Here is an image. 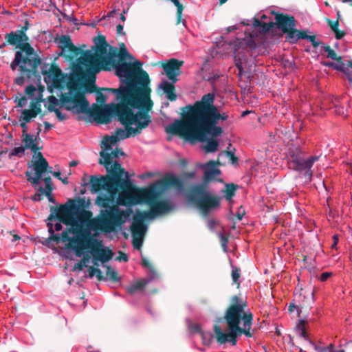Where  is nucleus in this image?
Instances as JSON below:
<instances>
[{
	"mask_svg": "<svg viewBox=\"0 0 352 352\" xmlns=\"http://www.w3.org/2000/svg\"><path fill=\"white\" fill-rule=\"evenodd\" d=\"M232 269L231 276L233 283L236 285L239 288L240 286L239 278L241 277V270L239 267L236 266H232Z\"/></svg>",
	"mask_w": 352,
	"mask_h": 352,
	"instance_id": "obj_42",
	"label": "nucleus"
},
{
	"mask_svg": "<svg viewBox=\"0 0 352 352\" xmlns=\"http://www.w3.org/2000/svg\"><path fill=\"white\" fill-rule=\"evenodd\" d=\"M119 55V60L118 62H121L126 60L125 59L126 58H132L133 57L130 55V54L128 52L126 48L125 47L124 43H122L120 44V49L118 52Z\"/></svg>",
	"mask_w": 352,
	"mask_h": 352,
	"instance_id": "obj_43",
	"label": "nucleus"
},
{
	"mask_svg": "<svg viewBox=\"0 0 352 352\" xmlns=\"http://www.w3.org/2000/svg\"><path fill=\"white\" fill-rule=\"evenodd\" d=\"M142 265L144 267L148 269L151 272H153V273L155 272L154 267L152 265V264L150 263V261L148 259H146V258H142Z\"/></svg>",
	"mask_w": 352,
	"mask_h": 352,
	"instance_id": "obj_52",
	"label": "nucleus"
},
{
	"mask_svg": "<svg viewBox=\"0 0 352 352\" xmlns=\"http://www.w3.org/2000/svg\"><path fill=\"white\" fill-rule=\"evenodd\" d=\"M92 215L93 214L91 211L83 208L79 211L74 212V217L75 218L76 221H78L81 223L86 224L89 230H91V223L93 219ZM76 225L77 223L75 226Z\"/></svg>",
	"mask_w": 352,
	"mask_h": 352,
	"instance_id": "obj_30",
	"label": "nucleus"
},
{
	"mask_svg": "<svg viewBox=\"0 0 352 352\" xmlns=\"http://www.w3.org/2000/svg\"><path fill=\"white\" fill-rule=\"evenodd\" d=\"M131 109L124 102L104 105L94 104L91 109L89 106L87 111L85 113L92 116L98 123L106 124L111 121L112 118L116 117L118 120L121 114L126 113Z\"/></svg>",
	"mask_w": 352,
	"mask_h": 352,
	"instance_id": "obj_14",
	"label": "nucleus"
},
{
	"mask_svg": "<svg viewBox=\"0 0 352 352\" xmlns=\"http://www.w3.org/2000/svg\"><path fill=\"white\" fill-rule=\"evenodd\" d=\"M94 46L93 50L94 53L90 50L82 51V54L77 58V63L74 64V69L78 76H82L85 74L84 67H87L86 72L90 77V83L87 87V91L93 93L96 90V74L101 71L98 67L97 60L100 55H105L107 52V47L109 46L106 37L103 35H99L94 38Z\"/></svg>",
	"mask_w": 352,
	"mask_h": 352,
	"instance_id": "obj_6",
	"label": "nucleus"
},
{
	"mask_svg": "<svg viewBox=\"0 0 352 352\" xmlns=\"http://www.w3.org/2000/svg\"><path fill=\"white\" fill-rule=\"evenodd\" d=\"M28 169L34 170L36 175L32 176V173L27 170L25 175L27 180L30 182L33 186L38 185L40 180L42 179V175L48 170L50 168L47 161L43 160H32L28 163Z\"/></svg>",
	"mask_w": 352,
	"mask_h": 352,
	"instance_id": "obj_21",
	"label": "nucleus"
},
{
	"mask_svg": "<svg viewBox=\"0 0 352 352\" xmlns=\"http://www.w3.org/2000/svg\"><path fill=\"white\" fill-rule=\"evenodd\" d=\"M108 175L105 176H100V177L96 175L90 177L89 183L91 185V191L92 192H97L101 190H104L106 192H100L95 200V204L99 207H107L113 201L116 189L114 184L116 182L117 176H120L118 169L115 166V162L111 166V168L106 169Z\"/></svg>",
	"mask_w": 352,
	"mask_h": 352,
	"instance_id": "obj_10",
	"label": "nucleus"
},
{
	"mask_svg": "<svg viewBox=\"0 0 352 352\" xmlns=\"http://www.w3.org/2000/svg\"><path fill=\"white\" fill-rule=\"evenodd\" d=\"M42 63L41 58L37 54L28 56L21 52H16L14 58L10 64L12 71L19 67V71L29 78L35 75L38 71V67Z\"/></svg>",
	"mask_w": 352,
	"mask_h": 352,
	"instance_id": "obj_16",
	"label": "nucleus"
},
{
	"mask_svg": "<svg viewBox=\"0 0 352 352\" xmlns=\"http://www.w3.org/2000/svg\"><path fill=\"white\" fill-rule=\"evenodd\" d=\"M27 123L28 122H25V121L20 122V126L23 129L21 136H24L25 134H28L27 133V130H28Z\"/></svg>",
	"mask_w": 352,
	"mask_h": 352,
	"instance_id": "obj_64",
	"label": "nucleus"
},
{
	"mask_svg": "<svg viewBox=\"0 0 352 352\" xmlns=\"http://www.w3.org/2000/svg\"><path fill=\"white\" fill-rule=\"evenodd\" d=\"M172 209L171 205L166 200L155 199L150 204V210L142 211L148 219H154L157 216L164 214L170 212Z\"/></svg>",
	"mask_w": 352,
	"mask_h": 352,
	"instance_id": "obj_26",
	"label": "nucleus"
},
{
	"mask_svg": "<svg viewBox=\"0 0 352 352\" xmlns=\"http://www.w3.org/2000/svg\"><path fill=\"white\" fill-rule=\"evenodd\" d=\"M307 321L304 319H300L295 327L296 331L299 336L305 340H308V333L306 331L305 324Z\"/></svg>",
	"mask_w": 352,
	"mask_h": 352,
	"instance_id": "obj_38",
	"label": "nucleus"
},
{
	"mask_svg": "<svg viewBox=\"0 0 352 352\" xmlns=\"http://www.w3.org/2000/svg\"><path fill=\"white\" fill-rule=\"evenodd\" d=\"M48 231L50 234V240L59 243L60 239L64 242L68 241L66 244L67 249L73 250L77 256H81L85 250L90 248L92 254L93 263L98 265L97 261H100L102 263H105L112 259L113 253L109 248H103L101 241L94 239L89 231L80 232V234L76 237H70V232L78 234L77 229L66 228L61 234V236L54 234L53 225L47 222Z\"/></svg>",
	"mask_w": 352,
	"mask_h": 352,
	"instance_id": "obj_3",
	"label": "nucleus"
},
{
	"mask_svg": "<svg viewBox=\"0 0 352 352\" xmlns=\"http://www.w3.org/2000/svg\"><path fill=\"white\" fill-rule=\"evenodd\" d=\"M29 25H30L29 22L28 21H25V25L21 27V28L20 30H16L17 32H19L21 35H22L23 38H25L28 41L29 40V37L26 34L25 32L28 30Z\"/></svg>",
	"mask_w": 352,
	"mask_h": 352,
	"instance_id": "obj_50",
	"label": "nucleus"
},
{
	"mask_svg": "<svg viewBox=\"0 0 352 352\" xmlns=\"http://www.w3.org/2000/svg\"><path fill=\"white\" fill-rule=\"evenodd\" d=\"M120 141L119 138L116 135L109 136L106 135L102 140L100 147L103 150L109 151L111 149V144H115Z\"/></svg>",
	"mask_w": 352,
	"mask_h": 352,
	"instance_id": "obj_35",
	"label": "nucleus"
},
{
	"mask_svg": "<svg viewBox=\"0 0 352 352\" xmlns=\"http://www.w3.org/2000/svg\"><path fill=\"white\" fill-rule=\"evenodd\" d=\"M183 64L184 61L179 60L175 58H171L166 63H161V66L167 78L173 83H175L178 80L177 76L181 73V67Z\"/></svg>",
	"mask_w": 352,
	"mask_h": 352,
	"instance_id": "obj_24",
	"label": "nucleus"
},
{
	"mask_svg": "<svg viewBox=\"0 0 352 352\" xmlns=\"http://www.w3.org/2000/svg\"><path fill=\"white\" fill-rule=\"evenodd\" d=\"M85 267L84 264L82 263L80 261L76 263L75 265L73 267L72 270L73 271H81L83 270V267Z\"/></svg>",
	"mask_w": 352,
	"mask_h": 352,
	"instance_id": "obj_63",
	"label": "nucleus"
},
{
	"mask_svg": "<svg viewBox=\"0 0 352 352\" xmlns=\"http://www.w3.org/2000/svg\"><path fill=\"white\" fill-rule=\"evenodd\" d=\"M36 116L31 109H24L22 111V116L19 118V122H30L32 118H35Z\"/></svg>",
	"mask_w": 352,
	"mask_h": 352,
	"instance_id": "obj_41",
	"label": "nucleus"
},
{
	"mask_svg": "<svg viewBox=\"0 0 352 352\" xmlns=\"http://www.w3.org/2000/svg\"><path fill=\"white\" fill-rule=\"evenodd\" d=\"M159 87L166 94L168 100L170 101L176 100L177 95L175 94L174 83L169 82L168 81H163L160 83Z\"/></svg>",
	"mask_w": 352,
	"mask_h": 352,
	"instance_id": "obj_31",
	"label": "nucleus"
},
{
	"mask_svg": "<svg viewBox=\"0 0 352 352\" xmlns=\"http://www.w3.org/2000/svg\"><path fill=\"white\" fill-rule=\"evenodd\" d=\"M327 23H328L329 26L330 27V28L331 29V30L333 32V31H336L338 27H339V21H338V19H337L336 21H333L331 19H327Z\"/></svg>",
	"mask_w": 352,
	"mask_h": 352,
	"instance_id": "obj_54",
	"label": "nucleus"
},
{
	"mask_svg": "<svg viewBox=\"0 0 352 352\" xmlns=\"http://www.w3.org/2000/svg\"><path fill=\"white\" fill-rule=\"evenodd\" d=\"M314 298V292L307 291L301 289L299 294H295L294 302H290L289 305V311L292 312L296 309L298 316H300L302 309L307 308L310 305L311 300Z\"/></svg>",
	"mask_w": 352,
	"mask_h": 352,
	"instance_id": "obj_22",
	"label": "nucleus"
},
{
	"mask_svg": "<svg viewBox=\"0 0 352 352\" xmlns=\"http://www.w3.org/2000/svg\"><path fill=\"white\" fill-rule=\"evenodd\" d=\"M140 61L127 63L126 60L118 62L112 68L120 82L124 83L133 93L140 96L147 102L148 108H152L153 102L151 99V89L149 87L150 78L146 71L142 69Z\"/></svg>",
	"mask_w": 352,
	"mask_h": 352,
	"instance_id": "obj_5",
	"label": "nucleus"
},
{
	"mask_svg": "<svg viewBox=\"0 0 352 352\" xmlns=\"http://www.w3.org/2000/svg\"><path fill=\"white\" fill-rule=\"evenodd\" d=\"M116 260L119 261H124L126 262L129 260V257L126 254L123 252L120 251L119 255L117 256Z\"/></svg>",
	"mask_w": 352,
	"mask_h": 352,
	"instance_id": "obj_57",
	"label": "nucleus"
},
{
	"mask_svg": "<svg viewBox=\"0 0 352 352\" xmlns=\"http://www.w3.org/2000/svg\"><path fill=\"white\" fill-rule=\"evenodd\" d=\"M102 90L111 92L116 94L117 100L120 102H124L131 109H142L150 111L152 108H148L147 102L140 96L133 93L128 87L120 86L118 89L114 88H103Z\"/></svg>",
	"mask_w": 352,
	"mask_h": 352,
	"instance_id": "obj_17",
	"label": "nucleus"
},
{
	"mask_svg": "<svg viewBox=\"0 0 352 352\" xmlns=\"http://www.w3.org/2000/svg\"><path fill=\"white\" fill-rule=\"evenodd\" d=\"M54 42L61 49L59 56L65 57L67 60H74L80 54H82L81 48L76 47L72 42L69 35H62L56 38Z\"/></svg>",
	"mask_w": 352,
	"mask_h": 352,
	"instance_id": "obj_20",
	"label": "nucleus"
},
{
	"mask_svg": "<svg viewBox=\"0 0 352 352\" xmlns=\"http://www.w3.org/2000/svg\"><path fill=\"white\" fill-rule=\"evenodd\" d=\"M42 74L47 76L54 88L62 89L65 87L67 76L57 65L52 64L50 70L48 72L43 70Z\"/></svg>",
	"mask_w": 352,
	"mask_h": 352,
	"instance_id": "obj_23",
	"label": "nucleus"
},
{
	"mask_svg": "<svg viewBox=\"0 0 352 352\" xmlns=\"http://www.w3.org/2000/svg\"><path fill=\"white\" fill-rule=\"evenodd\" d=\"M35 91H36V88L32 85H30L27 86L25 88V93L30 96L34 95Z\"/></svg>",
	"mask_w": 352,
	"mask_h": 352,
	"instance_id": "obj_61",
	"label": "nucleus"
},
{
	"mask_svg": "<svg viewBox=\"0 0 352 352\" xmlns=\"http://www.w3.org/2000/svg\"><path fill=\"white\" fill-rule=\"evenodd\" d=\"M104 267L107 269L106 270V276L107 278L109 279L113 282H118L120 280V277L118 276V274L116 271L111 269V267L109 265H103Z\"/></svg>",
	"mask_w": 352,
	"mask_h": 352,
	"instance_id": "obj_40",
	"label": "nucleus"
},
{
	"mask_svg": "<svg viewBox=\"0 0 352 352\" xmlns=\"http://www.w3.org/2000/svg\"><path fill=\"white\" fill-rule=\"evenodd\" d=\"M308 30H299L294 39V43H296L299 39H307L309 41L314 47H318L322 43L316 41L315 35H308Z\"/></svg>",
	"mask_w": 352,
	"mask_h": 352,
	"instance_id": "obj_32",
	"label": "nucleus"
},
{
	"mask_svg": "<svg viewBox=\"0 0 352 352\" xmlns=\"http://www.w3.org/2000/svg\"><path fill=\"white\" fill-rule=\"evenodd\" d=\"M115 166L118 169L120 176H117L114 184L116 195L112 204L119 206H131L137 204L138 188L135 187L129 179V175L127 171L122 167L118 162H115Z\"/></svg>",
	"mask_w": 352,
	"mask_h": 352,
	"instance_id": "obj_11",
	"label": "nucleus"
},
{
	"mask_svg": "<svg viewBox=\"0 0 352 352\" xmlns=\"http://www.w3.org/2000/svg\"><path fill=\"white\" fill-rule=\"evenodd\" d=\"M21 74V76L16 77L14 80V82L17 85H22L25 82V77L23 76L24 74Z\"/></svg>",
	"mask_w": 352,
	"mask_h": 352,
	"instance_id": "obj_62",
	"label": "nucleus"
},
{
	"mask_svg": "<svg viewBox=\"0 0 352 352\" xmlns=\"http://www.w3.org/2000/svg\"><path fill=\"white\" fill-rule=\"evenodd\" d=\"M239 188V186L234 184H226L225 189L222 190V192L225 193V197L226 200L230 201L234 196L236 190Z\"/></svg>",
	"mask_w": 352,
	"mask_h": 352,
	"instance_id": "obj_36",
	"label": "nucleus"
},
{
	"mask_svg": "<svg viewBox=\"0 0 352 352\" xmlns=\"http://www.w3.org/2000/svg\"><path fill=\"white\" fill-rule=\"evenodd\" d=\"M25 148L23 146L15 147L12 151L10 153V157L12 156H21L24 154Z\"/></svg>",
	"mask_w": 352,
	"mask_h": 352,
	"instance_id": "obj_49",
	"label": "nucleus"
},
{
	"mask_svg": "<svg viewBox=\"0 0 352 352\" xmlns=\"http://www.w3.org/2000/svg\"><path fill=\"white\" fill-rule=\"evenodd\" d=\"M43 180L45 184V187L43 188L40 186L38 188V191H40V192L45 195V196H49L53 190L52 178L50 176H47L43 178Z\"/></svg>",
	"mask_w": 352,
	"mask_h": 352,
	"instance_id": "obj_37",
	"label": "nucleus"
},
{
	"mask_svg": "<svg viewBox=\"0 0 352 352\" xmlns=\"http://www.w3.org/2000/svg\"><path fill=\"white\" fill-rule=\"evenodd\" d=\"M288 164L291 168L299 172H304V176L311 181L313 164L319 160V156L305 158V153L298 146L291 145L287 151Z\"/></svg>",
	"mask_w": 352,
	"mask_h": 352,
	"instance_id": "obj_15",
	"label": "nucleus"
},
{
	"mask_svg": "<svg viewBox=\"0 0 352 352\" xmlns=\"http://www.w3.org/2000/svg\"><path fill=\"white\" fill-rule=\"evenodd\" d=\"M109 47V52L108 55H100V58L97 60V64H98V67L101 68V70L110 71L118 63L116 60V57L119 58L118 48L111 46Z\"/></svg>",
	"mask_w": 352,
	"mask_h": 352,
	"instance_id": "obj_27",
	"label": "nucleus"
},
{
	"mask_svg": "<svg viewBox=\"0 0 352 352\" xmlns=\"http://www.w3.org/2000/svg\"><path fill=\"white\" fill-rule=\"evenodd\" d=\"M220 241H221V244L222 247L225 250L227 248V244L228 243V238L223 234H220Z\"/></svg>",
	"mask_w": 352,
	"mask_h": 352,
	"instance_id": "obj_60",
	"label": "nucleus"
},
{
	"mask_svg": "<svg viewBox=\"0 0 352 352\" xmlns=\"http://www.w3.org/2000/svg\"><path fill=\"white\" fill-rule=\"evenodd\" d=\"M215 95L208 93L193 105H187V112L182 115L181 120H175L165 128L168 134L179 136L191 142H206L204 150L206 153L217 151L219 142L214 138L221 136L223 130L219 126L220 122L226 120L228 115L221 113L214 105Z\"/></svg>",
	"mask_w": 352,
	"mask_h": 352,
	"instance_id": "obj_1",
	"label": "nucleus"
},
{
	"mask_svg": "<svg viewBox=\"0 0 352 352\" xmlns=\"http://www.w3.org/2000/svg\"><path fill=\"white\" fill-rule=\"evenodd\" d=\"M274 24L275 23L272 21L265 23L261 21L256 17L254 18L253 26L254 28H260V32L263 33L269 32L274 26Z\"/></svg>",
	"mask_w": 352,
	"mask_h": 352,
	"instance_id": "obj_34",
	"label": "nucleus"
},
{
	"mask_svg": "<svg viewBox=\"0 0 352 352\" xmlns=\"http://www.w3.org/2000/svg\"><path fill=\"white\" fill-rule=\"evenodd\" d=\"M98 261L101 262L100 261H97V263H98ZM94 266L98 267V266H99V264H98V265H95L94 264ZM94 271H95V272H96V273H95V276H96V278H97V279H98V280H105V279H106V278L103 276V275H102V272H101V270H100L99 268H98V267H95V270H94Z\"/></svg>",
	"mask_w": 352,
	"mask_h": 352,
	"instance_id": "obj_56",
	"label": "nucleus"
},
{
	"mask_svg": "<svg viewBox=\"0 0 352 352\" xmlns=\"http://www.w3.org/2000/svg\"><path fill=\"white\" fill-rule=\"evenodd\" d=\"M102 208L103 209L92 219L91 230L104 234L115 232L121 229L133 212L131 208L122 210L115 204H110L109 206Z\"/></svg>",
	"mask_w": 352,
	"mask_h": 352,
	"instance_id": "obj_7",
	"label": "nucleus"
},
{
	"mask_svg": "<svg viewBox=\"0 0 352 352\" xmlns=\"http://www.w3.org/2000/svg\"><path fill=\"white\" fill-rule=\"evenodd\" d=\"M335 69L343 72L347 77L348 80L350 83H352V72L349 71L348 69L344 68L343 67L336 66Z\"/></svg>",
	"mask_w": 352,
	"mask_h": 352,
	"instance_id": "obj_51",
	"label": "nucleus"
},
{
	"mask_svg": "<svg viewBox=\"0 0 352 352\" xmlns=\"http://www.w3.org/2000/svg\"><path fill=\"white\" fill-rule=\"evenodd\" d=\"M8 45L14 46L15 48L19 49L17 52H21L28 56L36 54L32 45L17 31H12L5 34V41L2 43L1 47H6Z\"/></svg>",
	"mask_w": 352,
	"mask_h": 352,
	"instance_id": "obj_18",
	"label": "nucleus"
},
{
	"mask_svg": "<svg viewBox=\"0 0 352 352\" xmlns=\"http://www.w3.org/2000/svg\"><path fill=\"white\" fill-rule=\"evenodd\" d=\"M219 165H221L219 159L201 164L199 167L204 170L201 182L192 186L187 191L188 201L195 205L204 216H208L221 206V197L208 189L209 182L221 174L217 167Z\"/></svg>",
	"mask_w": 352,
	"mask_h": 352,
	"instance_id": "obj_4",
	"label": "nucleus"
},
{
	"mask_svg": "<svg viewBox=\"0 0 352 352\" xmlns=\"http://www.w3.org/2000/svg\"><path fill=\"white\" fill-rule=\"evenodd\" d=\"M146 219H149L142 211H136L133 217V222L131 226L132 235L144 237L147 230V226L144 223V221Z\"/></svg>",
	"mask_w": 352,
	"mask_h": 352,
	"instance_id": "obj_25",
	"label": "nucleus"
},
{
	"mask_svg": "<svg viewBox=\"0 0 352 352\" xmlns=\"http://www.w3.org/2000/svg\"><path fill=\"white\" fill-rule=\"evenodd\" d=\"M235 65L239 70L238 75L241 76L243 74V63H242V60H241V57H239V58L235 57Z\"/></svg>",
	"mask_w": 352,
	"mask_h": 352,
	"instance_id": "obj_53",
	"label": "nucleus"
},
{
	"mask_svg": "<svg viewBox=\"0 0 352 352\" xmlns=\"http://www.w3.org/2000/svg\"><path fill=\"white\" fill-rule=\"evenodd\" d=\"M324 52L327 53V57L338 63H342V57L338 56L335 51L329 45H324L322 47Z\"/></svg>",
	"mask_w": 352,
	"mask_h": 352,
	"instance_id": "obj_39",
	"label": "nucleus"
},
{
	"mask_svg": "<svg viewBox=\"0 0 352 352\" xmlns=\"http://www.w3.org/2000/svg\"><path fill=\"white\" fill-rule=\"evenodd\" d=\"M47 102H48V111L50 112L54 111L56 109V107L58 104V99L53 95L50 96L47 98Z\"/></svg>",
	"mask_w": 352,
	"mask_h": 352,
	"instance_id": "obj_44",
	"label": "nucleus"
},
{
	"mask_svg": "<svg viewBox=\"0 0 352 352\" xmlns=\"http://www.w3.org/2000/svg\"><path fill=\"white\" fill-rule=\"evenodd\" d=\"M222 155L229 157L232 164H238L239 159L232 151H223L219 155V157Z\"/></svg>",
	"mask_w": 352,
	"mask_h": 352,
	"instance_id": "obj_47",
	"label": "nucleus"
},
{
	"mask_svg": "<svg viewBox=\"0 0 352 352\" xmlns=\"http://www.w3.org/2000/svg\"><path fill=\"white\" fill-rule=\"evenodd\" d=\"M31 110L36 114V116L40 114L41 113V107L39 104L32 102L31 105Z\"/></svg>",
	"mask_w": 352,
	"mask_h": 352,
	"instance_id": "obj_55",
	"label": "nucleus"
},
{
	"mask_svg": "<svg viewBox=\"0 0 352 352\" xmlns=\"http://www.w3.org/2000/svg\"><path fill=\"white\" fill-rule=\"evenodd\" d=\"M184 183L180 179L173 175L168 174L147 188H138L136 191L137 204L146 203L150 205L153 201L156 199L159 191L166 190L169 187L182 189Z\"/></svg>",
	"mask_w": 352,
	"mask_h": 352,
	"instance_id": "obj_12",
	"label": "nucleus"
},
{
	"mask_svg": "<svg viewBox=\"0 0 352 352\" xmlns=\"http://www.w3.org/2000/svg\"><path fill=\"white\" fill-rule=\"evenodd\" d=\"M54 112L56 113L57 118L60 121H63L67 118L65 114L62 113L58 109H56Z\"/></svg>",
	"mask_w": 352,
	"mask_h": 352,
	"instance_id": "obj_59",
	"label": "nucleus"
},
{
	"mask_svg": "<svg viewBox=\"0 0 352 352\" xmlns=\"http://www.w3.org/2000/svg\"><path fill=\"white\" fill-rule=\"evenodd\" d=\"M144 237L132 235V243L134 248L140 249L142 245Z\"/></svg>",
	"mask_w": 352,
	"mask_h": 352,
	"instance_id": "obj_46",
	"label": "nucleus"
},
{
	"mask_svg": "<svg viewBox=\"0 0 352 352\" xmlns=\"http://www.w3.org/2000/svg\"><path fill=\"white\" fill-rule=\"evenodd\" d=\"M96 92V101L98 103L100 104H104L107 100V96L101 92L100 90L97 91V87H96V90L94 92Z\"/></svg>",
	"mask_w": 352,
	"mask_h": 352,
	"instance_id": "obj_48",
	"label": "nucleus"
},
{
	"mask_svg": "<svg viewBox=\"0 0 352 352\" xmlns=\"http://www.w3.org/2000/svg\"><path fill=\"white\" fill-rule=\"evenodd\" d=\"M253 318V314L247 300L241 295L232 296L223 317L219 319V322L224 321L226 323L228 331H223L218 324L214 326L217 342L219 344L230 343L235 346L237 338L241 335L252 338L254 334V330H251Z\"/></svg>",
	"mask_w": 352,
	"mask_h": 352,
	"instance_id": "obj_2",
	"label": "nucleus"
},
{
	"mask_svg": "<svg viewBox=\"0 0 352 352\" xmlns=\"http://www.w3.org/2000/svg\"><path fill=\"white\" fill-rule=\"evenodd\" d=\"M133 109H131L127 113L121 114L118 120L124 127V129L118 128L116 131L115 135L120 140L140 134L151 122L148 111L138 109L139 111L135 113Z\"/></svg>",
	"mask_w": 352,
	"mask_h": 352,
	"instance_id": "obj_9",
	"label": "nucleus"
},
{
	"mask_svg": "<svg viewBox=\"0 0 352 352\" xmlns=\"http://www.w3.org/2000/svg\"><path fill=\"white\" fill-rule=\"evenodd\" d=\"M89 201L85 198L78 197L76 199H69L68 204L60 205L58 207H50L51 213L47 218L48 221L58 219L67 226H74L76 221L74 217V212L85 209L89 206Z\"/></svg>",
	"mask_w": 352,
	"mask_h": 352,
	"instance_id": "obj_13",
	"label": "nucleus"
},
{
	"mask_svg": "<svg viewBox=\"0 0 352 352\" xmlns=\"http://www.w3.org/2000/svg\"><path fill=\"white\" fill-rule=\"evenodd\" d=\"M333 32L335 33V37L337 40L342 38L346 34L345 32L340 30L338 28L336 31H333Z\"/></svg>",
	"mask_w": 352,
	"mask_h": 352,
	"instance_id": "obj_58",
	"label": "nucleus"
},
{
	"mask_svg": "<svg viewBox=\"0 0 352 352\" xmlns=\"http://www.w3.org/2000/svg\"><path fill=\"white\" fill-rule=\"evenodd\" d=\"M170 1L177 7V23L179 24L181 22L184 6L179 0H171Z\"/></svg>",
	"mask_w": 352,
	"mask_h": 352,
	"instance_id": "obj_45",
	"label": "nucleus"
},
{
	"mask_svg": "<svg viewBox=\"0 0 352 352\" xmlns=\"http://www.w3.org/2000/svg\"><path fill=\"white\" fill-rule=\"evenodd\" d=\"M147 281L144 279H140L139 280L135 281L131 285H129L126 287V291L130 295H134L138 292H140L143 291L144 289Z\"/></svg>",
	"mask_w": 352,
	"mask_h": 352,
	"instance_id": "obj_33",
	"label": "nucleus"
},
{
	"mask_svg": "<svg viewBox=\"0 0 352 352\" xmlns=\"http://www.w3.org/2000/svg\"><path fill=\"white\" fill-rule=\"evenodd\" d=\"M106 150L101 151L100 152V158L98 160L99 164L104 166L106 169L111 168L112 164V157H118L119 156H123L124 153L120 148H116L111 151V153L106 152Z\"/></svg>",
	"mask_w": 352,
	"mask_h": 352,
	"instance_id": "obj_28",
	"label": "nucleus"
},
{
	"mask_svg": "<svg viewBox=\"0 0 352 352\" xmlns=\"http://www.w3.org/2000/svg\"><path fill=\"white\" fill-rule=\"evenodd\" d=\"M275 20L276 27L287 34V40L291 43H294V39L299 31L294 28L296 26L294 17L283 13H276Z\"/></svg>",
	"mask_w": 352,
	"mask_h": 352,
	"instance_id": "obj_19",
	"label": "nucleus"
},
{
	"mask_svg": "<svg viewBox=\"0 0 352 352\" xmlns=\"http://www.w3.org/2000/svg\"><path fill=\"white\" fill-rule=\"evenodd\" d=\"M74 62L72 64V69H74ZM73 71L78 78H83L87 76L88 82L87 85L85 86V90L82 91L81 89L83 86L79 79L73 77L69 78V81L65 83L69 93L62 94L60 96V102L61 105L67 111H72L76 109L78 113L86 112L88 110L89 103L85 97V93L87 92L86 89L90 83V77L86 72L87 69H84L85 74L82 76L76 75L74 69H73Z\"/></svg>",
	"mask_w": 352,
	"mask_h": 352,
	"instance_id": "obj_8",
	"label": "nucleus"
},
{
	"mask_svg": "<svg viewBox=\"0 0 352 352\" xmlns=\"http://www.w3.org/2000/svg\"><path fill=\"white\" fill-rule=\"evenodd\" d=\"M21 140L24 144V146H23L25 149H30L34 153L43 148L42 146H38V140H41V138H37V136L30 134H25L24 136H21Z\"/></svg>",
	"mask_w": 352,
	"mask_h": 352,
	"instance_id": "obj_29",
	"label": "nucleus"
}]
</instances>
